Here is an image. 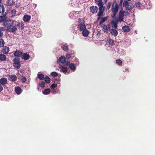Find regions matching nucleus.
<instances>
[{"label":"nucleus","instance_id":"obj_1","mask_svg":"<svg viewBox=\"0 0 155 155\" xmlns=\"http://www.w3.org/2000/svg\"><path fill=\"white\" fill-rule=\"evenodd\" d=\"M15 21H12L11 20H5L3 22L2 25L4 26L8 27V31L10 32H14L17 29L16 25L15 24Z\"/></svg>","mask_w":155,"mask_h":155},{"label":"nucleus","instance_id":"obj_2","mask_svg":"<svg viewBox=\"0 0 155 155\" xmlns=\"http://www.w3.org/2000/svg\"><path fill=\"white\" fill-rule=\"evenodd\" d=\"M119 8V6L117 3L115 2L113 3L111 11L113 14L111 15L112 18H114L117 13Z\"/></svg>","mask_w":155,"mask_h":155},{"label":"nucleus","instance_id":"obj_3","mask_svg":"<svg viewBox=\"0 0 155 155\" xmlns=\"http://www.w3.org/2000/svg\"><path fill=\"white\" fill-rule=\"evenodd\" d=\"M97 5L99 6V11L97 15L98 17H101L103 16V13L104 11L105 7L103 6L104 4L102 3H98Z\"/></svg>","mask_w":155,"mask_h":155},{"label":"nucleus","instance_id":"obj_4","mask_svg":"<svg viewBox=\"0 0 155 155\" xmlns=\"http://www.w3.org/2000/svg\"><path fill=\"white\" fill-rule=\"evenodd\" d=\"M103 28V31L104 33L107 34L108 33L109 30L110 31V28L111 27V25L110 24L106 25L105 24L103 25L102 26Z\"/></svg>","mask_w":155,"mask_h":155},{"label":"nucleus","instance_id":"obj_5","mask_svg":"<svg viewBox=\"0 0 155 155\" xmlns=\"http://www.w3.org/2000/svg\"><path fill=\"white\" fill-rule=\"evenodd\" d=\"M7 78H2L0 79V84L3 86H5L7 84Z\"/></svg>","mask_w":155,"mask_h":155},{"label":"nucleus","instance_id":"obj_6","mask_svg":"<svg viewBox=\"0 0 155 155\" xmlns=\"http://www.w3.org/2000/svg\"><path fill=\"white\" fill-rule=\"evenodd\" d=\"M124 11L122 12V10L120 11L119 12V15L118 17L119 21H123L124 16Z\"/></svg>","mask_w":155,"mask_h":155},{"label":"nucleus","instance_id":"obj_7","mask_svg":"<svg viewBox=\"0 0 155 155\" xmlns=\"http://www.w3.org/2000/svg\"><path fill=\"white\" fill-rule=\"evenodd\" d=\"M90 9L92 14H96L98 10V8L96 6H92L90 7Z\"/></svg>","mask_w":155,"mask_h":155},{"label":"nucleus","instance_id":"obj_8","mask_svg":"<svg viewBox=\"0 0 155 155\" xmlns=\"http://www.w3.org/2000/svg\"><path fill=\"white\" fill-rule=\"evenodd\" d=\"M8 79L11 81H15L17 80V77L15 75H10L9 76Z\"/></svg>","mask_w":155,"mask_h":155},{"label":"nucleus","instance_id":"obj_9","mask_svg":"<svg viewBox=\"0 0 155 155\" xmlns=\"http://www.w3.org/2000/svg\"><path fill=\"white\" fill-rule=\"evenodd\" d=\"M78 28L80 31H82L86 28V26L84 24H79L78 26Z\"/></svg>","mask_w":155,"mask_h":155},{"label":"nucleus","instance_id":"obj_10","mask_svg":"<svg viewBox=\"0 0 155 155\" xmlns=\"http://www.w3.org/2000/svg\"><path fill=\"white\" fill-rule=\"evenodd\" d=\"M110 34L114 36H116L118 34V32L115 29H111L110 30Z\"/></svg>","mask_w":155,"mask_h":155},{"label":"nucleus","instance_id":"obj_11","mask_svg":"<svg viewBox=\"0 0 155 155\" xmlns=\"http://www.w3.org/2000/svg\"><path fill=\"white\" fill-rule=\"evenodd\" d=\"M23 52L19 50H17L15 51L14 54L15 56L20 57L22 54Z\"/></svg>","mask_w":155,"mask_h":155},{"label":"nucleus","instance_id":"obj_12","mask_svg":"<svg viewBox=\"0 0 155 155\" xmlns=\"http://www.w3.org/2000/svg\"><path fill=\"white\" fill-rule=\"evenodd\" d=\"M21 58L25 60H27L30 58V56L27 53H25L22 55Z\"/></svg>","mask_w":155,"mask_h":155},{"label":"nucleus","instance_id":"obj_13","mask_svg":"<svg viewBox=\"0 0 155 155\" xmlns=\"http://www.w3.org/2000/svg\"><path fill=\"white\" fill-rule=\"evenodd\" d=\"M31 17L30 16L27 15H24L23 18L24 21L25 22H28L31 19Z\"/></svg>","mask_w":155,"mask_h":155},{"label":"nucleus","instance_id":"obj_14","mask_svg":"<svg viewBox=\"0 0 155 155\" xmlns=\"http://www.w3.org/2000/svg\"><path fill=\"white\" fill-rule=\"evenodd\" d=\"M9 51V48L7 46H5L3 47L2 49V52L4 54H7L8 53Z\"/></svg>","mask_w":155,"mask_h":155},{"label":"nucleus","instance_id":"obj_15","mask_svg":"<svg viewBox=\"0 0 155 155\" xmlns=\"http://www.w3.org/2000/svg\"><path fill=\"white\" fill-rule=\"evenodd\" d=\"M122 29L125 32H128L130 30L129 27L127 25H125L122 27Z\"/></svg>","mask_w":155,"mask_h":155},{"label":"nucleus","instance_id":"obj_16","mask_svg":"<svg viewBox=\"0 0 155 155\" xmlns=\"http://www.w3.org/2000/svg\"><path fill=\"white\" fill-rule=\"evenodd\" d=\"M6 19L7 17L6 16L5 13V15H0V23L2 22H4Z\"/></svg>","mask_w":155,"mask_h":155},{"label":"nucleus","instance_id":"obj_17","mask_svg":"<svg viewBox=\"0 0 155 155\" xmlns=\"http://www.w3.org/2000/svg\"><path fill=\"white\" fill-rule=\"evenodd\" d=\"M83 36L84 37H87L89 34V31L87 30L86 28L82 31V32Z\"/></svg>","mask_w":155,"mask_h":155},{"label":"nucleus","instance_id":"obj_18","mask_svg":"<svg viewBox=\"0 0 155 155\" xmlns=\"http://www.w3.org/2000/svg\"><path fill=\"white\" fill-rule=\"evenodd\" d=\"M21 88L19 87H17L15 88V91L19 95L20 94L21 92Z\"/></svg>","mask_w":155,"mask_h":155},{"label":"nucleus","instance_id":"obj_19","mask_svg":"<svg viewBox=\"0 0 155 155\" xmlns=\"http://www.w3.org/2000/svg\"><path fill=\"white\" fill-rule=\"evenodd\" d=\"M5 7L3 5H0V13L1 15H5Z\"/></svg>","mask_w":155,"mask_h":155},{"label":"nucleus","instance_id":"obj_20","mask_svg":"<svg viewBox=\"0 0 155 155\" xmlns=\"http://www.w3.org/2000/svg\"><path fill=\"white\" fill-rule=\"evenodd\" d=\"M107 43L110 46H112L114 44V41L113 40L109 38L107 40Z\"/></svg>","mask_w":155,"mask_h":155},{"label":"nucleus","instance_id":"obj_21","mask_svg":"<svg viewBox=\"0 0 155 155\" xmlns=\"http://www.w3.org/2000/svg\"><path fill=\"white\" fill-rule=\"evenodd\" d=\"M19 78L22 83H25L27 81V79L24 76L21 75L19 77Z\"/></svg>","mask_w":155,"mask_h":155},{"label":"nucleus","instance_id":"obj_22","mask_svg":"<svg viewBox=\"0 0 155 155\" xmlns=\"http://www.w3.org/2000/svg\"><path fill=\"white\" fill-rule=\"evenodd\" d=\"M61 48L65 51H67L68 50V44L65 43L63 46H61Z\"/></svg>","mask_w":155,"mask_h":155},{"label":"nucleus","instance_id":"obj_23","mask_svg":"<svg viewBox=\"0 0 155 155\" xmlns=\"http://www.w3.org/2000/svg\"><path fill=\"white\" fill-rule=\"evenodd\" d=\"M66 61V58L65 57L61 56L60 57L59 59V62L63 63H65Z\"/></svg>","mask_w":155,"mask_h":155},{"label":"nucleus","instance_id":"obj_24","mask_svg":"<svg viewBox=\"0 0 155 155\" xmlns=\"http://www.w3.org/2000/svg\"><path fill=\"white\" fill-rule=\"evenodd\" d=\"M51 92V90L49 88H47L44 89L42 93L45 95H47L49 94Z\"/></svg>","mask_w":155,"mask_h":155},{"label":"nucleus","instance_id":"obj_25","mask_svg":"<svg viewBox=\"0 0 155 155\" xmlns=\"http://www.w3.org/2000/svg\"><path fill=\"white\" fill-rule=\"evenodd\" d=\"M6 59V56L3 54H0V60L1 61H5Z\"/></svg>","mask_w":155,"mask_h":155},{"label":"nucleus","instance_id":"obj_26","mask_svg":"<svg viewBox=\"0 0 155 155\" xmlns=\"http://www.w3.org/2000/svg\"><path fill=\"white\" fill-rule=\"evenodd\" d=\"M13 2H14L13 0H7L6 2V4L7 6H11Z\"/></svg>","mask_w":155,"mask_h":155},{"label":"nucleus","instance_id":"obj_27","mask_svg":"<svg viewBox=\"0 0 155 155\" xmlns=\"http://www.w3.org/2000/svg\"><path fill=\"white\" fill-rule=\"evenodd\" d=\"M117 23L114 22V21H112L111 22V26H112L113 28H114L115 29H117Z\"/></svg>","mask_w":155,"mask_h":155},{"label":"nucleus","instance_id":"obj_28","mask_svg":"<svg viewBox=\"0 0 155 155\" xmlns=\"http://www.w3.org/2000/svg\"><path fill=\"white\" fill-rule=\"evenodd\" d=\"M38 78L41 80H43L44 78V75L42 74H39L38 75Z\"/></svg>","mask_w":155,"mask_h":155},{"label":"nucleus","instance_id":"obj_29","mask_svg":"<svg viewBox=\"0 0 155 155\" xmlns=\"http://www.w3.org/2000/svg\"><path fill=\"white\" fill-rule=\"evenodd\" d=\"M108 18V17H105L104 18H102L101 19V20L99 22V24L101 25V24L103 23L104 22L106 21L107 20Z\"/></svg>","mask_w":155,"mask_h":155},{"label":"nucleus","instance_id":"obj_30","mask_svg":"<svg viewBox=\"0 0 155 155\" xmlns=\"http://www.w3.org/2000/svg\"><path fill=\"white\" fill-rule=\"evenodd\" d=\"M69 68L72 70H74L76 68L75 65L73 63H71L69 64Z\"/></svg>","mask_w":155,"mask_h":155},{"label":"nucleus","instance_id":"obj_31","mask_svg":"<svg viewBox=\"0 0 155 155\" xmlns=\"http://www.w3.org/2000/svg\"><path fill=\"white\" fill-rule=\"evenodd\" d=\"M45 83L47 84H49L50 82V79L48 76H46L45 78Z\"/></svg>","mask_w":155,"mask_h":155},{"label":"nucleus","instance_id":"obj_32","mask_svg":"<svg viewBox=\"0 0 155 155\" xmlns=\"http://www.w3.org/2000/svg\"><path fill=\"white\" fill-rule=\"evenodd\" d=\"M16 14V11L15 9L12 10L11 11V12L10 14V15H11V17H13L15 16Z\"/></svg>","mask_w":155,"mask_h":155},{"label":"nucleus","instance_id":"obj_33","mask_svg":"<svg viewBox=\"0 0 155 155\" xmlns=\"http://www.w3.org/2000/svg\"><path fill=\"white\" fill-rule=\"evenodd\" d=\"M17 26H18L19 28L22 29L24 28V25L23 24H21L20 23H18L16 25Z\"/></svg>","mask_w":155,"mask_h":155},{"label":"nucleus","instance_id":"obj_34","mask_svg":"<svg viewBox=\"0 0 155 155\" xmlns=\"http://www.w3.org/2000/svg\"><path fill=\"white\" fill-rule=\"evenodd\" d=\"M19 58H15L13 60L14 64H15L17 63H19Z\"/></svg>","mask_w":155,"mask_h":155},{"label":"nucleus","instance_id":"obj_35","mask_svg":"<svg viewBox=\"0 0 155 155\" xmlns=\"http://www.w3.org/2000/svg\"><path fill=\"white\" fill-rule=\"evenodd\" d=\"M5 44L4 40L3 39H0V48L3 47Z\"/></svg>","mask_w":155,"mask_h":155},{"label":"nucleus","instance_id":"obj_36","mask_svg":"<svg viewBox=\"0 0 155 155\" xmlns=\"http://www.w3.org/2000/svg\"><path fill=\"white\" fill-rule=\"evenodd\" d=\"M45 83L44 81H41L39 83V86L42 88L45 87Z\"/></svg>","mask_w":155,"mask_h":155},{"label":"nucleus","instance_id":"obj_37","mask_svg":"<svg viewBox=\"0 0 155 155\" xmlns=\"http://www.w3.org/2000/svg\"><path fill=\"white\" fill-rule=\"evenodd\" d=\"M116 62L117 64L120 66H121L123 64L122 61L119 59L116 60Z\"/></svg>","mask_w":155,"mask_h":155},{"label":"nucleus","instance_id":"obj_38","mask_svg":"<svg viewBox=\"0 0 155 155\" xmlns=\"http://www.w3.org/2000/svg\"><path fill=\"white\" fill-rule=\"evenodd\" d=\"M14 67H15V68H16L17 69H19L20 68L21 65L19 63H17L15 64H14L13 65Z\"/></svg>","mask_w":155,"mask_h":155},{"label":"nucleus","instance_id":"obj_39","mask_svg":"<svg viewBox=\"0 0 155 155\" xmlns=\"http://www.w3.org/2000/svg\"><path fill=\"white\" fill-rule=\"evenodd\" d=\"M61 70L64 73H66L68 71V69L66 67H62Z\"/></svg>","mask_w":155,"mask_h":155},{"label":"nucleus","instance_id":"obj_40","mask_svg":"<svg viewBox=\"0 0 155 155\" xmlns=\"http://www.w3.org/2000/svg\"><path fill=\"white\" fill-rule=\"evenodd\" d=\"M51 74L52 76L54 77H57L58 75V73L55 71L52 72L51 73Z\"/></svg>","mask_w":155,"mask_h":155},{"label":"nucleus","instance_id":"obj_41","mask_svg":"<svg viewBox=\"0 0 155 155\" xmlns=\"http://www.w3.org/2000/svg\"><path fill=\"white\" fill-rule=\"evenodd\" d=\"M126 9L127 10H131L132 8L131 7V6L129 5H127V6L125 7Z\"/></svg>","mask_w":155,"mask_h":155},{"label":"nucleus","instance_id":"obj_42","mask_svg":"<svg viewBox=\"0 0 155 155\" xmlns=\"http://www.w3.org/2000/svg\"><path fill=\"white\" fill-rule=\"evenodd\" d=\"M111 2H109L107 3V10H109L111 6Z\"/></svg>","mask_w":155,"mask_h":155},{"label":"nucleus","instance_id":"obj_43","mask_svg":"<svg viewBox=\"0 0 155 155\" xmlns=\"http://www.w3.org/2000/svg\"><path fill=\"white\" fill-rule=\"evenodd\" d=\"M57 86V84H53L51 86V88L52 89H54V88L56 87Z\"/></svg>","mask_w":155,"mask_h":155},{"label":"nucleus","instance_id":"obj_44","mask_svg":"<svg viewBox=\"0 0 155 155\" xmlns=\"http://www.w3.org/2000/svg\"><path fill=\"white\" fill-rule=\"evenodd\" d=\"M128 5V2L126 0H125L123 2V6L126 7V6H127V5Z\"/></svg>","mask_w":155,"mask_h":155},{"label":"nucleus","instance_id":"obj_45","mask_svg":"<svg viewBox=\"0 0 155 155\" xmlns=\"http://www.w3.org/2000/svg\"><path fill=\"white\" fill-rule=\"evenodd\" d=\"M96 2H98V3H102L103 4H104L103 2H102V0H95Z\"/></svg>","mask_w":155,"mask_h":155},{"label":"nucleus","instance_id":"obj_46","mask_svg":"<svg viewBox=\"0 0 155 155\" xmlns=\"http://www.w3.org/2000/svg\"><path fill=\"white\" fill-rule=\"evenodd\" d=\"M5 30V28L4 27H0V31H4Z\"/></svg>","mask_w":155,"mask_h":155},{"label":"nucleus","instance_id":"obj_47","mask_svg":"<svg viewBox=\"0 0 155 155\" xmlns=\"http://www.w3.org/2000/svg\"><path fill=\"white\" fill-rule=\"evenodd\" d=\"M66 57L67 58L69 59L71 57V55L70 54H66Z\"/></svg>","mask_w":155,"mask_h":155},{"label":"nucleus","instance_id":"obj_48","mask_svg":"<svg viewBox=\"0 0 155 155\" xmlns=\"http://www.w3.org/2000/svg\"><path fill=\"white\" fill-rule=\"evenodd\" d=\"M3 90V88L2 85L0 84V92L2 91Z\"/></svg>","mask_w":155,"mask_h":155},{"label":"nucleus","instance_id":"obj_49","mask_svg":"<svg viewBox=\"0 0 155 155\" xmlns=\"http://www.w3.org/2000/svg\"><path fill=\"white\" fill-rule=\"evenodd\" d=\"M82 19L81 18H79L78 19V22L79 23H82L81 21H82Z\"/></svg>","mask_w":155,"mask_h":155},{"label":"nucleus","instance_id":"obj_50","mask_svg":"<svg viewBox=\"0 0 155 155\" xmlns=\"http://www.w3.org/2000/svg\"><path fill=\"white\" fill-rule=\"evenodd\" d=\"M3 35V33L2 32L0 31V38L2 37Z\"/></svg>","mask_w":155,"mask_h":155},{"label":"nucleus","instance_id":"obj_51","mask_svg":"<svg viewBox=\"0 0 155 155\" xmlns=\"http://www.w3.org/2000/svg\"><path fill=\"white\" fill-rule=\"evenodd\" d=\"M128 68H125L124 70H123V71L124 72H126V71H128Z\"/></svg>","mask_w":155,"mask_h":155},{"label":"nucleus","instance_id":"obj_52","mask_svg":"<svg viewBox=\"0 0 155 155\" xmlns=\"http://www.w3.org/2000/svg\"><path fill=\"white\" fill-rule=\"evenodd\" d=\"M70 62L69 61H67V62L66 63V65H69L70 64Z\"/></svg>","mask_w":155,"mask_h":155},{"label":"nucleus","instance_id":"obj_53","mask_svg":"<svg viewBox=\"0 0 155 155\" xmlns=\"http://www.w3.org/2000/svg\"><path fill=\"white\" fill-rule=\"evenodd\" d=\"M136 6L137 7L140 6V3L138 2L136 4Z\"/></svg>","mask_w":155,"mask_h":155},{"label":"nucleus","instance_id":"obj_54","mask_svg":"<svg viewBox=\"0 0 155 155\" xmlns=\"http://www.w3.org/2000/svg\"><path fill=\"white\" fill-rule=\"evenodd\" d=\"M101 18L100 17H98L97 18V21H98Z\"/></svg>","mask_w":155,"mask_h":155},{"label":"nucleus","instance_id":"obj_55","mask_svg":"<svg viewBox=\"0 0 155 155\" xmlns=\"http://www.w3.org/2000/svg\"><path fill=\"white\" fill-rule=\"evenodd\" d=\"M123 1V0H121L120 2V4H122V2Z\"/></svg>","mask_w":155,"mask_h":155},{"label":"nucleus","instance_id":"obj_56","mask_svg":"<svg viewBox=\"0 0 155 155\" xmlns=\"http://www.w3.org/2000/svg\"><path fill=\"white\" fill-rule=\"evenodd\" d=\"M107 0H104V1L105 2H106L107 1Z\"/></svg>","mask_w":155,"mask_h":155},{"label":"nucleus","instance_id":"obj_57","mask_svg":"<svg viewBox=\"0 0 155 155\" xmlns=\"http://www.w3.org/2000/svg\"><path fill=\"white\" fill-rule=\"evenodd\" d=\"M83 21V23H84V22H85V21H84V19H83L82 20Z\"/></svg>","mask_w":155,"mask_h":155},{"label":"nucleus","instance_id":"obj_58","mask_svg":"<svg viewBox=\"0 0 155 155\" xmlns=\"http://www.w3.org/2000/svg\"><path fill=\"white\" fill-rule=\"evenodd\" d=\"M2 0H0V3H1Z\"/></svg>","mask_w":155,"mask_h":155},{"label":"nucleus","instance_id":"obj_59","mask_svg":"<svg viewBox=\"0 0 155 155\" xmlns=\"http://www.w3.org/2000/svg\"><path fill=\"white\" fill-rule=\"evenodd\" d=\"M128 0V1H130V0Z\"/></svg>","mask_w":155,"mask_h":155}]
</instances>
